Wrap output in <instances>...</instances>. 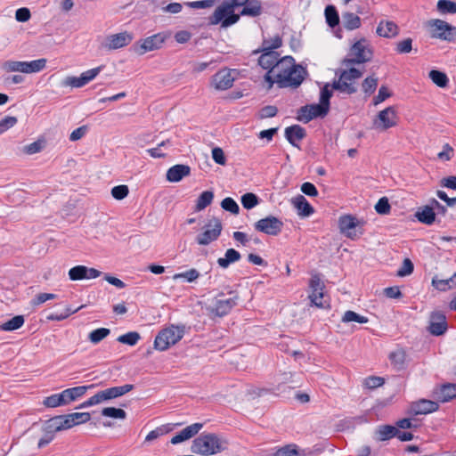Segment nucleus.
Here are the masks:
<instances>
[{
	"label": "nucleus",
	"mask_w": 456,
	"mask_h": 456,
	"mask_svg": "<svg viewBox=\"0 0 456 456\" xmlns=\"http://www.w3.org/2000/svg\"><path fill=\"white\" fill-rule=\"evenodd\" d=\"M22 61L12 60L5 61L1 65L5 72H22Z\"/></svg>",
	"instance_id": "5fc2aeb1"
},
{
	"label": "nucleus",
	"mask_w": 456,
	"mask_h": 456,
	"mask_svg": "<svg viewBox=\"0 0 456 456\" xmlns=\"http://www.w3.org/2000/svg\"><path fill=\"white\" fill-rule=\"evenodd\" d=\"M385 383V379L378 376H370L364 379V385L370 389H375L381 387Z\"/></svg>",
	"instance_id": "69168bd1"
},
{
	"label": "nucleus",
	"mask_w": 456,
	"mask_h": 456,
	"mask_svg": "<svg viewBox=\"0 0 456 456\" xmlns=\"http://www.w3.org/2000/svg\"><path fill=\"white\" fill-rule=\"evenodd\" d=\"M359 225L360 221L352 215H344L338 219L340 232L352 240L359 238L363 233L362 229L357 232Z\"/></svg>",
	"instance_id": "4468645a"
},
{
	"label": "nucleus",
	"mask_w": 456,
	"mask_h": 456,
	"mask_svg": "<svg viewBox=\"0 0 456 456\" xmlns=\"http://www.w3.org/2000/svg\"><path fill=\"white\" fill-rule=\"evenodd\" d=\"M273 456H300V454L296 448L288 445L277 450Z\"/></svg>",
	"instance_id": "774afa93"
},
{
	"label": "nucleus",
	"mask_w": 456,
	"mask_h": 456,
	"mask_svg": "<svg viewBox=\"0 0 456 456\" xmlns=\"http://www.w3.org/2000/svg\"><path fill=\"white\" fill-rule=\"evenodd\" d=\"M236 8L232 3L224 0L208 18V25H219L227 28L239 22L242 14L235 12Z\"/></svg>",
	"instance_id": "20e7f679"
},
{
	"label": "nucleus",
	"mask_w": 456,
	"mask_h": 456,
	"mask_svg": "<svg viewBox=\"0 0 456 456\" xmlns=\"http://www.w3.org/2000/svg\"><path fill=\"white\" fill-rule=\"evenodd\" d=\"M46 65V59L41 58L30 61H22V73H37L43 70Z\"/></svg>",
	"instance_id": "473e14b6"
},
{
	"label": "nucleus",
	"mask_w": 456,
	"mask_h": 456,
	"mask_svg": "<svg viewBox=\"0 0 456 456\" xmlns=\"http://www.w3.org/2000/svg\"><path fill=\"white\" fill-rule=\"evenodd\" d=\"M141 339V335L137 331H129L118 337L117 341L130 346H135Z\"/></svg>",
	"instance_id": "a19ab883"
},
{
	"label": "nucleus",
	"mask_w": 456,
	"mask_h": 456,
	"mask_svg": "<svg viewBox=\"0 0 456 456\" xmlns=\"http://www.w3.org/2000/svg\"><path fill=\"white\" fill-rule=\"evenodd\" d=\"M283 225L284 224L280 218L270 215L256 221L254 224V228L256 231L265 234L277 236L281 232Z\"/></svg>",
	"instance_id": "9b49d317"
},
{
	"label": "nucleus",
	"mask_w": 456,
	"mask_h": 456,
	"mask_svg": "<svg viewBox=\"0 0 456 456\" xmlns=\"http://www.w3.org/2000/svg\"><path fill=\"white\" fill-rule=\"evenodd\" d=\"M388 357L395 370H401L404 369L406 354L403 349L391 352Z\"/></svg>",
	"instance_id": "f704fd0d"
},
{
	"label": "nucleus",
	"mask_w": 456,
	"mask_h": 456,
	"mask_svg": "<svg viewBox=\"0 0 456 456\" xmlns=\"http://www.w3.org/2000/svg\"><path fill=\"white\" fill-rule=\"evenodd\" d=\"M432 285L440 291H446L449 289H452L454 286L452 282V278L440 280L436 277L432 279Z\"/></svg>",
	"instance_id": "6e6d98bb"
},
{
	"label": "nucleus",
	"mask_w": 456,
	"mask_h": 456,
	"mask_svg": "<svg viewBox=\"0 0 456 456\" xmlns=\"http://www.w3.org/2000/svg\"><path fill=\"white\" fill-rule=\"evenodd\" d=\"M203 428L202 423H193L190 426H187L185 428H183L182 431L175 435L171 440L170 443L172 444H178L184 441H187L196 436L200 430Z\"/></svg>",
	"instance_id": "b1692460"
},
{
	"label": "nucleus",
	"mask_w": 456,
	"mask_h": 456,
	"mask_svg": "<svg viewBox=\"0 0 456 456\" xmlns=\"http://www.w3.org/2000/svg\"><path fill=\"white\" fill-rule=\"evenodd\" d=\"M25 319L23 315H15L12 319L0 325V330L14 331L23 326Z\"/></svg>",
	"instance_id": "c9c22d12"
},
{
	"label": "nucleus",
	"mask_w": 456,
	"mask_h": 456,
	"mask_svg": "<svg viewBox=\"0 0 456 456\" xmlns=\"http://www.w3.org/2000/svg\"><path fill=\"white\" fill-rule=\"evenodd\" d=\"M456 397V384H444L436 392V398L442 403H446Z\"/></svg>",
	"instance_id": "7c9ffc66"
},
{
	"label": "nucleus",
	"mask_w": 456,
	"mask_h": 456,
	"mask_svg": "<svg viewBox=\"0 0 456 456\" xmlns=\"http://www.w3.org/2000/svg\"><path fill=\"white\" fill-rule=\"evenodd\" d=\"M240 258L241 255L239 251L234 248H229L225 251L224 257L217 259V264L223 269H226L231 264L238 262Z\"/></svg>",
	"instance_id": "2f4dec72"
},
{
	"label": "nucleus",
	"mask_w": 456,
	"mask_h": 456,
	"mask_svg": "<svg viewBox=\"0 0 456 456\" xmlns=\"http://www.w3.org/2000/svg\"><path fill=\"white\" fill-rule=\"evenodd\" d=\"M200 276V273L198 270L191 268L188 271H185L183 273H175L173 276V280L176 281L178 279H184L187 282H193L195 281Z\"/></svg>",
	"instance_id": "603ef678"
},
{
	"label": "nucleus",
	"mask_w": 456,
	"mask_h": 456,
	"mask_svg": "<svg viewBox=\"0 0 456 456\" xmlns=\"http://www.w3.org/2000/svg\"><path fill=\"white\" fill-rule=\"evenodd\" d=\"M221 208L233 215H238L240 212L238 203L231 197H226L221 201Z\"/></svg>",
	"instance_id": "864d4df0"
},
{
	"label": "nucleus",
	"mask_w": 456,
	"mask_h": 456,
	"mask_svg": "<svg viewBox=\"0 0 456 456\" xmlns=\"http://www.w3.org/2000/svg\"><path fill=\"white\" fill-rule=\"evenodd\" d=\"M342 322L347 323L351 322H355L358 323H367L369 319L363 315H361L354 311L348 310L345 312L344 315L341 319Z\"/></svg>",
	"instance_id": "de8ad7c7"
},
{
	"label": "nucleus",
	"mask_w": 456,
	"mask_h": 456,
	"mask_svg": "<svg viewBox=\"0 0 456 456\" xmlns=\"http://www.w3.org/2000/svg\"><path fill=\"white\" fill-rule=\"evenodd\" d=\"M399 28L394 21L381 20L377 27V34L379 37L390 38L398 34Z\"/></svg>",
	"instance_id": "c756f323"
},
{
	"label": "nucleus",
	"mask_w": 456,
	"mask_h": 456,
	"mask_svg": "<svg viewBox=\"0 0 456 456\" xmlns=\"http://www.w3.org/2000/svg\"><path fill=\"white\" fill-rule=\"evenodd\" d=\"M445 314L441 311H434L430 314L428 331L434 336H441L447 330Z\"/></svg>",
	"instance_id": "aec40b11"
},
{
	"label": "nucleus",
	"mask_w": 456,
	"mask_h": 456,
	"mask_svg": "<svg viewBox=\"0 0 456 456\" xmlns=\"http://www.w3.org/2000/svg\"><path fill=\"white\" fill-rule=\"evenodd\" d=\"M229 442L216 433H201L191 445V452L202 456L220 453L228 449Z\"/></svg>",
	"instance_id": "f03ea898"
},
{
	"label": "nucleus",
	"mask_w": 456,
	"mask_h": 456,
	"mask_svg": "<svg viewBox=\"0 0 456 456\" xmlns=\"http://www.w3.org/2000/svg\"><path fill=\"white\" fill-rule=\"evenodd\" d=\"M335 74L338 77V79H335L331 84L334 90L347 94H354L358 91L355 80L349 75L346 74L344 69H338Z\"/></svg>",
	"instance_id": "2eb2a0df"
},
{
	"label": "nucleus",
	"mask_w": 456,
	"mask_h": 456,
	"mask_svg": "<svg viewBox=\"0 0 456 456\" xmlns=\"http://www.w3.org/2000/svg\"><path fill=\"white\" fill-rule=\"evenodd\" d=\"M286 64V68L277 70L276 84L280 88H297L305 80V76L307 75V70L300 64H296L295 59L287 55L280 59V63L277 67Z\"/></svg>",
	"instance_id": "f257e3e1"
},
{
	"label": "nucleus",
	"mask_w": 456,
	"mask_h": 456,
	"mask_svg": "<svg viewBox=\"0 0 456 456\" xmlns=\"http://www.w3.org/2000/svg\"><path fill=\"white\" fill-rule=\"evenodd\" d=\"M376 212L379 215H387L391 210L388 199L387 197L380 198L374 207Z\"/></svg>",
	"instance_id": "bf43d9fd"
},
{
	"label": "nucleus",
	"mask_w": 456,
	"mask_h": 456,
	"mask_svg": "<svg viewBox=\"0 0 456 456\" xmlns=\"http://www.w3.org/2000/svg\"><path fill=\"white\" fill-rule=\"evenodd\" d=\"M58 420L56 416L45 420L43 424V431L44 433H49L55 436V433L61 432L60 428L58 427Z\"/></svg>",
	"instance_id": "13d9d810"
},
{
	"label": "nucleus",
	"mask_w": 456,
	"mask_h": 456,
	"mask_svg": "<svg viewBox=\"0 0 456 456\" xmlns=\"http://www.w3.org/2000/svg\"><path fill=\"white\" fill-rule=\"evenodd\" d=\"M330 108L323 103H312L305 104L302 106V112H308L307 117L305 118L306 121H311L314 118H325L329 112Z\"/></svg>",
	"instance_id": "5701e85b"
},
{
	"label": "nucleus",
	"mask_w": 456,
	"mask_h": 456,
	"mask_svg": "<svg viewBox=\"0 0 456 456\" xmlns=\"http://www.w3.org/2000/svg\"><path fill=\"white\" fill-rule=\"evenodd\" d=\"M45 142L42 140H37L33 142L23 148V152L28 155H33L40 152L44 148Z\"/></svg>",
	"instance_id": "680f3d73"
},
{
	"label": "nucleus",
	"mask_w": 456,
	"mask_h": 456,
	"mask_svg": "<svg viewBox=\"0 0 456 456\" xmlns=\"http://www.w3.org/2000/svg\"><path fill=\"white\" fill-rule=\"evenodd\" d=\"M397 428L391 425H382L379 428V439L387 441L396 436Z\"/></svg>",
	"instance_id": "79ce46f5"
},
{
	"label": "nucleus",
	"mask_w": 456,
	"mask_h": 456,
	"mask_svg": "<svg viewBox=\"0 0 456 456\" xmlns=\"http://www.w3.org/2000/svg\"><path fill=\"white\" fill-rule=\"evenodd\" d=\"M190 174L191 167L188 165L176 164L167 169L166 178L170 183H178Z\"/></svg>",
	"instance_id": "393cba45"
},
{
	"label": "nucleus",
	"mask_w": 456,
	"mask_h": 456,
	"mask_svg": "<svg viewBox=\"0 0 456 456\" xmlns=\"http://www.w3.org/2000/svg\"><path fill=\"white\" fill-rule=\"evenodd\" d=\"M185 325H170L159 332L154 340V348L159 351H165L171 346L180 341L185 333Z\"/></svg>",
	"instance_id": "423d86ee"
},
{
	"label": "nucleus",
	"mask_w": 456,
	"mask_h": 456,
	"mask_svg": "<svg viewBox=\"0 0 456 456\" xmlns=\"http://www.w3.org/2000/svg\"><path fill=\"white\" fill-rule=\"evenodd\" d=\"M365 38L356 41L349 49L346 58L341 61L342 66L350 67L355 64H362L372 59L373 52L365 46Z\"/></svg>",
	"instance_id": "0eeeda50"
},
{
	"label": "nucleus",
	"mask_w": 456,
	"mask_h": 456,
	"mask_svg": "<svg viewBox=\"0 0 456 456\" xmlns=\"http://www.w3.org/2000/svg\"><path fill=\"white\" fill-rule=\"evenodd\" d=\"M391 95L392 94L389 92L388 88L386 86H381L379 89L378 94L373 97V104L378 105L386 101Z\"/></svg>",
	"instance_id": "338daca9"
},
{
	"label": "nucleus",
	"mask_w": 456,
	"mask_h": 456,
	"mask_svg": "<svg viewBox=\"0 0 456 456\" xmlns=\"http://www.w3.org/2000/svg\"><path fill=\"white\" fill-rule=\"evenodd\" d=\"M343 24L347 30H354L361 26V19L354 12H346L342 15Z\"/></svg>",
	"instance_id": "e433bc0d"
},
{
	"label": "nucleus",
	"mask_w": 456,
	"mask_h": 456,
	"mask_svg": "<svg viewBox=\"0 0 456 456\" xmlns=\"http://www.w3.org/2000/svg\"><path fill=\"white\" fill-rule=\"evenodd\" d=\"M415 217L427 225H432L436 221V212L430 204L419 207L415 213Z\"/></svg>",
	"instance_id": "cd10ccee"
},
{
	"label": "nucleus",
	"mask_w": 456,
	"mask_h": 456,
	"mask_svg": "<svg viewBox=\"0 0 456 456\" xmlns=\"http://www.w3.org/2000/svg\"><path fill=\"white\" fill-rule=\"evenodd\" d=\"M412 50V39L411 37L404 38L396 44L395 51L397 53H409Z\"/></svg>",
	"instance_id": "e2e57ef3"
},
{
	"label": "nucleus",
	"mask_w": 456,
	"mask_h": 456,
	"mask_svg": "<svg viewBox=\"0 0 456 456\" xmlns=\"http://www.w3.org/2000/svg\"><path fill=\"white\" fill-rule=\"evenodd\" d=\"M96 384H91L64 389L59 394L46 396L43 401V405L46 408L69 405L70 403L82 397L89 389L96 387Z\"/></svg>",
	"instance_id": "7ed1b4c3"
},
{
	"label": "nucleus",
	"mask_w": 456,
	"mask_h": 456,
	"mask_svg": "<svg viewBox=\"0 0 456 456\" xmlns=\"http://www.w3.org/2000/svg\"><path fill=\"white\" fill-rule=\"evenodd\" d=\"M428 77L438 87L445 88L448 86L449 78L447 75L443 71L437 69H431L428 73Z\"/></svg>",
	"instance_id": "4c0bfd02"
},
{
	"label": "nucleus",
	"mask_w": 456,
	"mask_h": 456,
	"mask_svg": "<svg viewBox=\"0 0 456 456\" xmlns=\"http://www.w3.org/2000/svg\"><path fill=\"white\" fill-rule=\"evenodd\" d=\"M439 12L444 14L456 13V2L452 0H439L436 4Z\"/></svg>",
	"instance_id": "37998d69"
},
{
	"label": "nucleus",
	"mask_w": 456,
	"mask_h": 456,
	"mask_svg": "<svg viewBox=\"0 0 456 456\" xmlns=\"http://www.w3.org/2000/svg\"><path fill=\"white\" fill-rule=\"evenodd\" d=\"M294 207L297 209L298 215L302 216H309L314 212V207L303 196L298 194L292 199Z\"/></svg>",
	"instance_id": "c85d7f7f"
},
{
	"label": "nucleus",
	"mask_w": 456,
	"mask_h": 456,
	"mask_svg": "<svg viewBox=\"0 0 456 456\" xmlns=\"http://www.w3.org/2000/svg\"><path fill=\"white\" fill-rule=\"evenodd\" d=\"M69 278L70 281H81L86 279V265H76L69 269Z\"/></svg>",
	"instance_id": "a18cd8bd"
},
{
	"label": "nucleus",
	"mask_w": 456,
	"mask_h": 456,
	"mask_svg": "<svg viewBox=\"0 0 456 456\" xmlns=\"http://www.w3.org/2000/svg\"><path fill=\"white\" fill-rule=\"evenodd\" d=\"M133 40V36L126 32H120L118 34L111 35L108 37L107 46L109 49H118L124 47L131 43Z\"/></svg>",
	"instance_id": "bb28decb"
},
{
	"label": "nucleus",
	"mask_w": 456,
	"mask_h": 456,
	"mask_svg": "<svg viewBox=\"0 0 456 456\" xmlns=\"http://www.w3.org/2000/svg\"><path fill=\"white\" fill-rule=\"evenodd\" d=\"M414 271V265L410 258H404L402 266L396 273L399 277H405L411 274Z\"/></svg>",
	"instance_id": "4d7b16f0"
},
{
	"label": "nucleus",
	"mask_w": 456,
	"mask_h": 456,
	"mask_svg": "<svg viewBox=\"0 0 456 456\" xmlns=\"http://www.w3.org/2000/svg\"><path fill=\"white\" fill-rule=\"evenodd\" d=\"M284 135L292 146L299 148L296 141L303 140L306 136V131L299 125H292L285 128Z\"/></svg>",
	"instance_id": "a878e982"
},
{
	"label": "nucleus",
	"mask_w": 456,
	"mask_h": 456,
	"mask_svg": "<svg viewBox=\"0 0 456 456\" xmlns=\"http://www.w3.org/2000/svg\"><path fill=\"white\" fill-rule=\"evenodd\" d=\"M240 201L243 208L248 210L258 205L259 198L253 192H247L241 196Z\"/></svg>",
	"instance_id": "8fccbe9b"
},
{
	"label": "nucleus",
	"mask_w": 456,
	"mask_h": 456,
	"mask_svg": "<svg viewBox=\"0 0 456 456\" xmlns=\"http://www.w3.org/2000/svg\"><path fill=\"white\" fill-rule=\"evenodd\" d=\"M134 385L125 384L119 387H111L104 390H101L95 394L97 401L102 403L106 401L118 398L134 389Z\"/></svg>",
	"instance_id": "6ab92c4d"
},
{
	"label": "nucleus",
	"mask_w": 456,
	"mask_h": 456,
	"mask_svg": "<svg viewBox=\"0 0 456 456\" xmlns=\"http://www.w3.org/2000/svg\"><path fill=\"white\" fill-rule=\"evenodd\" d=\"M234 77L231 70L222 69L216 72L212 77V83L216 90H227L233 86Z\"/></svg>",
	"instance_id": "4be33fe9"
},
{
	"label": "nucleus",
	"mask_w": 456,
	"mask_h": 456,
	"mask_svg": "<svg viewBox=\"0 0 456 456\" xmlns=\"http://www.w3.org/2000/svg\"><path fill=\"white\" fill-rule=\"evenodd\" d=\"M110 334V330L108 328H98L92 330L88 334V339L91 343L96 345L102 341Z\"/></svg>",
	"instance_id": "ea45409f"
},
{
	"label": "nucleus",
	"mask_w": 456,
	"mask_h": 456,
	"mask_svg": "<svg viewBox=\"0 0 456 456\" xmlns=\"http://www.w3.org/2000/svg\"><path fill=\"white\" fill-rule=\"evenodd\" d=\"M167 39V36L163 33H157L148 37L136 43L134 47L138 54H144L146 52L154 51L161 48Z\"/></svg>",
	"instance_id": "dca6fc26"
},
{
	"label": "nucleus",
	"mask_w": 456,
	"mask_h": 456,
	"mask_svg": "<svg viewBox=\"0 0 456 456\" xmlns=\"http://www.w3.org/2000/svg\"><path fill=\"white\" fill-rule=\"evenodd\" d=\"M430 37L452 42L456 39V27L450 23L434 19L427 22Z\"/></svg>",
	"instance_id": "1a4fd4ad"
},
{
	"label": "nucleus",
	"mask_w": 456,
	"mask_h": 456,
	"mask_svg": "<svg viewBox=\"0 0 456 456\" xmlns=\"http://www.w3.org/2000/svg\"><path fill=\"white\" fill-rule=\"evenodd\" d=\"M222 230L221 221L216 217H213L204 226V231L197 235L196 241L199 245L207 246L218 239Z\"/></svg>",
	"instance_id": "9d476101"
},
{
	"label": "nucleus",
	"mask_w": 456,
	"mask_h": 456,
	"mask_svg": "<svg viewBox=\"0 0 456 456\" xmlns=\"http://www.w3.org/2000/svg\"><path fill=\"white\" fill-rule=\"evenodd\" d=\"M379 79L374 76L367 77L362 83V89L363 93L370 96L377 89Z\"/></svg>",
	"instance_id": "c03bdc74"
},
{
	"label": "nucleus",
	"mask_w": 456,
	"mask_h": 456,
	"mask_svg": "<svg viewBox=\"0 0 456 456\" xmlns=\"http://www.w3.org/2000/svg\"><path fill=\"white\" fill-rule=\"evenodd\" d=\"M334 90L330 84H325L320 90L319 102L328 106L330 109V99L333 95Z\"/></svg>",
	"instance_id": "49530a36"
},
{
	"label": "nucleus",
	"mask_w": 456,
	"mask_h": 456,
	"mask_svg": "<svg viewBox=\"0 0 456 456\" xmlns=\"http://www.w3.org/2000/svg\"><path fill=\"white\" fill-rule=\"evenodd\" d=\"M324 15L329 27L334 28L339 24V15L334 5H327L324 10Z\"/></svg>",
	"instance_id": "58836bf2"
},
{
	"label": "nucleus",
	"mask_w": 456,
	"mask_h": 456,
	"mask_svg": "<svg viewBox=\"0 0 456 456\" xmlns=\"http://www.w3.org/2000/svg\"><path fill=\"white\" fill-rule=\"evenodd\" d=\"M102 66H99L83 72L80 77L69 76L62 81V86L80 88L90 81L94 79L102 69Z\"/></svg>",
	"instance_id": "f3484780"
},
{
	"label": "nucleus",
	"mask_w": 456,
	"mask_h": 456,
	"mask_svg": "<svg viewBox=\"0 0 456 456\" xmlns=\"http://www.w3.org/2000/svg\"><path fill=\"white\" fill-rule=\"evenodd\" d=\"M214 192L212 191H202L197 199L194 211L200 212L209 206L214 200Z\"/></svg>",
	"instance_id": "72a5a7b5"
},
{
	"label": "nucleus",
	"mask_w": 456,
	"mask_h": 456,
	"mask_svg": "<svg viewBox=\"0 0 456 456\" xmlns=\"http://www.w3.org/2000/svg\"><path fill=\"white\" fill-rule=\"evenodd\" d=\"M282 45V39L279 35H276L273 38V45L267 46L266 48H259L254 51V53L262 54L258 58V65L264 69L273 70L275 67L280 63V54L275 52V49L280 48Z\"/></svg>",
	"instance_id": "6e6552de"
},
{
	"label": "nucleus",
	"mask_w": 456,
	"mask_h": 456,
	"mask_svg": "<svg viewBox=\"0 0 456 456\" xmlns=\"http://www.w3.org/2000/svg\"><path fill=\"white\" fill-rule=\"evenodd\" d=\"M56 418L59 424L57 428H60V431H64L76 426V422L72 420L70 413L56 415Z\"/></svg>",
	"instance_id": "3c124183"
},
{
	"label": "nucleus",
	"mask_w": 456,
	"mask_h": 456,
	"mask_svg": "<svg viewBox=\"0 0 456 456\" xmlns=\"http://www.w3.org/2000/svg\"><path fill=\"white\" fill-rule=\"evenodd\" d=\"M102 415L112 419H125L126 418V412L120 408L116 407H106L102 410Z\"/></svg>",
	"instance_id": "09e8293b"
},
{
	"label": "nucleus",
	"mask_w": 456,
	"mask_h": 456,
	"mask_svg": "<svg viewBox=\"0 0 456 456\" xmlns=\"http://www.w3.org/2000/svg\"><path fill=\"white\" fill-rule=\"evenodd\" d=\"M128 193L129 189L126 184L117 185L111 189V196L118 200H124Z\"/></svg>",
	"instance_id": "052dcab7"
},
{
	"label": "nucleus",
	"mask_w": 456,
	"mask_h": 456,
	"mask_svg": "<svg viewBox=\"0 0 456 456\" xmlns=\"http://www.w3.org/2000/svg\"><path fill=\"white\" fill-rule=\"evenodd\" d=\"M309 287L312 290V293L308 296L311 301V305L323 309L330 308V304H326L325 301L322 300L323 298V289H325V285L321 281L318 273L312 275L309 281Z\"/></svg>",
	"instance_id": "f8f14e48"
},
{
	"label": "nucleus",
	"mask_w": 456,
	"mask_h": 456,
	"mask_svg": "<svg viewBox=\"0 0 456 456\" xmlns=\"http://www.w3.org/2000/svg\"><path fill=\"white\" fill-rule=\"evenodd\" d=\"M438 408L439 404L436 402L428 399H420L411 403L408 414L411 416L429 414L437 411Z\"/></svg>",
	"instance_id": "412c9836"
},
{
	"label": "nucleus",
	"mask_w": 456,
	"mask_h": 456,
	"mask_svg": "<svg viewBox=\"0 0 456 456\" xmlns=\"http://www.w3.org/2000/svg\"><path fill=\"white\" fill-rule=\"evenodd\" d=\"M217 0H199L186 2L184 4L191 9H205L212 7Z\"/></svg>",
	"instance_id": "0e129e2a"
},
{
	"label": "nucleus",
	"mask_w": 456,
	"mask_h": 456,
	"mask_svg": "<svg viewBox=\"0 0 456 456\" xmlns=\"http://www.w3.org/2000/svg\"><path fill=\"white\" fill-rule=\"evenodd\" d=\"M239 298L237 291L230 290L227 294L222 291L214 297L212 305L207 309L211 315L224 317L238 305Z\"/></svg>",
	"instance_id": "39448f33"
},
{
	"label": "nucleus",
	"mask_w": 456,
	"mask_h": 456,
	"mask_svg": "<svg viewBox=\"0 0 456 456\" xmlns=\"http://www.w3.org/2000/svg\"><path fill=\"white\" fill-rule=\"evenodd\" d=\"M232 3L235 8L241 7L240 11L242 16L257 17L262 13V3L260 0H227Z\"/></svg>",
	"instance_id": "a211bd4d"
},
{
	"label": "nucleus",
	"mask_w": 456,
	"mask_h": 456,
	"mask_svg": "<svg viewBox=\"0 0 456 456\" xmlns=\"http://www.w3.org/2000/svg\"><path fill=\"white\" fill-rule=\"evenodd\" d=\"M397 118L395 107L389 106L379 112L373 120V126L376 129L386 131L396 126Z\"/></svg>",
	"instance_id": "ddd939ff"
}]
</instances>
